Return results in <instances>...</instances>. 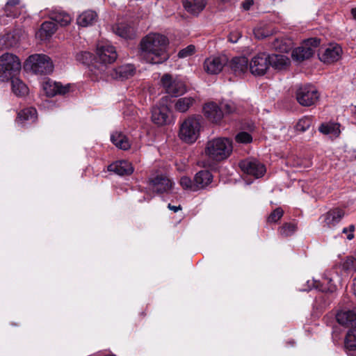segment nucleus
<instances>
[{"label": "nucleus", "mask_w": 356, "mask_h": 356, "mask_svg": "<svg viewBox=\"0 0 356 356\" xmlns=\"http://www.w3.org/2000/svg\"><path fill=\"white\" fill-rule=\"evenodd\" d=\"M56 25L53 22H44L42 24L40 29L36 33V37L41 40L49 39L56 32Z\"/></svg>", "instance_id": "obj_26"}, {"label": "nucleus", "mask_w": 356, "mask_h": 356, "mask_svg": "<svg viewBox=\"0 0 356 356\" xmlns=\"http://www.w3.org/2000/svg\"><path fill=\"white\" fill-rule=\"evenodd\" d=\"M312 124V120L309 118L304 117L301 118L296 125V131L304 132L307 130Z\"/></svg>", "instance_id": "obj_40"}, {"label": "nucleus", "mask_w": 356, "mask_h": 356, "mask_svg": "<svg viewBox=\"0 0 356 356\" xmlns=\"http://www.w3.org/2000/svg\"><path fill=\"white\" fill-rule=\"evenodd\" d=\"M21 70V62L19 58L9 53L0 56V81H8L15 76Z\"/></svg>", "instance_id": "obj_5"}, {"label": "nucleus", "mask_w": 356, "mask_h": 356, "mask_svg": "<svg viewBox=\"0 0 356 356\" xmlns=\"http://www.w3.org/2000/svg\"><path fill=\"white\" fill-rule=\"evenodd\" d=\"M269 54L262 52L254 56L250 63V70L255 75H264L269 67Z\"/></svg>", "instance_id": "obj_12"}, {"label": "nucleus", "mask_w": 356, "mask_h": 356, "mask_svg": "<svg viewBox=\"0 0 356 356\" xmlns=\"http://www.w3.org/2000/svg\"><path fill=\"white\" fill-rule=\"evenodd\" d=\"M239 166L243 172L255 178L264 176L266 169L265 165L255 159H246L240 162Z\"/></svg>", "instance_id": "obj_11"}, {"label": "nucleus", "mask_w": 356, "mask_h": 356, "mask_svg": "<svg viewBox=\"0 0 356 356\" xmlns=\"http://www.w3.org/2000/svg\"><path fill=\"white\" fill-rule=\"evenodd\" d=\"M43 91L47 97H54L56 95H65L70 90V85L63 86L60 83L45 79L42 83Z\"/></svg>", "instance_id": "obj_15"}, {"label": "nucleus", "mask_w": 356, "mask_h": 356, "mask_svg": "<svg viewBox=\"0 0 356 356\" xmlns=\"http://www.w3.org/2000/svg\"><path fill=\"white\" fill-rule=\"evenodd\" d=\"M319 97V92L316 87L310 84L300 86L296 92V99L302 106H311L315 104Z\"/></svg>", "instance_id": "obj_9"}, {"label": "nucleus", "mask_w": 356, "mask_h": 356, "mask_svg": "<svg viewBox=\"0 0 356 356\" xmlns=\"http://www.w3.org/2000/svg\"><path fill=\"white\" fill-rule=\"evenodd\" d=\"M17 38L12 33H8L0 38V47L10 48L17 43Z\"/></svg>", "instance_id": "obj_38"}, {"label": "nucleus", "mask_w": 356, "mask_h": 356, "mask_svg": "<svg viewBox=\"0 0 356 356\" xmlns=\"http://www.w3.org/2000/svg\"><path fill=\"white\" fill-rule=\"evenodd\" d=\"M195 99L191 97L179 98L175 103V109L179 112L184 113L194 104Z\"/></svg>", "instance_id": "obj_37"}, {"label": "nucleus", "mask_w": 356, "mask_h": 356, "mask_svg": "<svg viewBox=\"0 0 356 356\" xmlns=\"http://www.w3.org/2000/svg\"><path fill=\"white\" fill-rule=\"evenodd\" d=\"M204 152L211 161L220 162L226 160L233 152L232 140L227 137L213 138L207 143Z\"/></svg>", "instance_id": "obj_2"}, {"label": "nucleus", "mask_w": 356, "mask_h": 356, "mask_svg": "<svg viewBox=\"0 0 356 356\" xmlns=\"http://www.w3.org/2000/svg\"><path fill=\"white\" fill-rule=\"evenodd\" d=\"M111 140L118 148L127 150L130 147V142L127 137L121 132H114L111 136Z\"/></svg>", "instance_id": "obj_30"}, {"label": "nucleus", "mask_w": 356, "mask_h": 356, "mask_svg": "<svg viewBox=\"0 0 356 356\" xmlns=\"http://www.w3.org/2000/svg\"><path fill=\"white\" fill-rule=\"evenodd\" d=\"M168 39L163 35L151 33L140 42V55L151 64H161L169 58L167 52Z\"/></svg>", "instance_id": "obj_1"}, {"label": "nucleus", "mask_w": 356, "mask_h": 356, "mask_svg": "<svg viewBox=\"0 0 356 356\" xmlns=\"http://www.w3.org/2000/svg\"><path fill=\"white\" fill-rule=\"evenodd\" d=\"M170 108L164 103L159 102L152 110V120L159 126L166 124L169 122Z\"/></svg>", "instance_id": "obj_14"}, {"label": "nucleus", "mask_w": 356, "mask_h": 356, "mask_svg": "<svg viewBox=\"0 0 356 356\" xmlns=\"http://www.w3.org/2000/svg\"><path fill=\"white\" fill-rule=\"evenodd\" d=\"M49 19L61 26L68 25L72 21L71 15L60 8H54L48 12Z\"/></svg>", "instance_id": "obj_20"}, {"label": "nucleus", "mask_w": 356, "mask_h": 356, "mask_svg": "<svg viewBox=\"0 0 356 356\" xmlns=\"http://www.w3.org/2000/svg\"><path fill=\"white\" fill-rule=\"evenodd\" d=\"M96 63L95 68L99 70L97 76L102 78L111 68L109 65L113 63L118 54L115 48L110 44H98L96 51Z\"/></svg>", "instance_id": "obj_3"}, {"label": "nucleus", "mask_w": 356, "mask_h": 356, "mask_svg": "<svg viewBox=\"0 0 356 356\" xmlns=\"http://www.w3.org/2000/svg\"><path fill=\"white\" fill-rule=\"evenodd\" d=\"M340 124L334 122H329L322 124L318 130L321 133L325 135H329L331 137L337 138L339 136L340 131Z\"/></svg>", "instance_id": "obj_33"}, {"label": "nucleus", "mask_w": 356, "mask_h": 356, "mask_svg": "<svg viewBox=\"0 0 356 356\" xmlns=\"http://www.w3.org/2000/svg\"><path fill=\"white\" fill-rule=\"evenodd\" d=\"M37 119V111L35 108L30 107L20 111L16 119V122L24 124L25 123L34 122Z\"/></svg>", "instance_id": "obj_27"}, {"label": "nucleus", "mask_w": 356, "mask_h": 356, "mask_svg": "<svg viewBox=\"0 0 356 356\" xmlns=\"http://www.w3.org/2000/svg\"><path fill=\"white\" fill-rule=\"evenodd\" d=\"M353 286L354 293H355V295L356 296V277L353 280Z\"/></svg>", "instance_id": "obj_53"}, {"label": "nucleus", "mask_w": 356, "mask_h": 356, "mask_svg": "<svg viewBox=\"0 0 356 356\" xmlns=\"http://www.w3.org/2000/svg\"><path fill=\"white\" fill-rule=\"evenodd\" d=\"M254 4L253 0H245L242 3L243 8L245 10H248L251 8V6Z\"/></svg>", "instance_id": "obj_49"}, {"label": "nucleus", "mask_w": 356, "mask_h": 356, "mask_svg": "<svg viewBox=\"0 0 356 356\" xmlns=\"http://www.w3.org/2000/svg\"><path fill=\"white\" fill-rule=\"evenodd\" d=\"M108 170L116 175L124 176L129 175L134 172V168L127 161H118L108 166Z\"/></svg>", "instance_id": "obj_19"}, {"label": "nucleus", "mask_w": 356, "mask_h": 356, "mask_svg": "<svg viewBox=\"0 0 356 356\" xmlns=\"http://www.w3.org/2000/svg\"><path fill=\"white\" fill-rule=\"evenodd\" d=\"M231 70L237 76L246 72L248 67V60L245 56L235 57L228 63Z\"/></svg>", "instance_id": "obj_24"}, {"label": "nucleus", "mask_w": 356, "mask_h": 356, "mask_svg": "<svg viewBox=\"0 0 356 356\" xmlns=\"http://www.w3.org/2000/svg\"><path fill=\"white\" fill-rule=\"evenodd\" d=\"M235 140L239 143H249L252 142V138L250 134L242 131L236 136Z\"/></svg>", "instance_id": "obj_44"}, {"label": "nucleus", "mask_w": 356, "mask_h": 356, "mask_svg": "<svg viewBox=\"0 0 356 356\" xmlns=\"http://www.w3.org/2000/svg\"><path fill=\"white\" fill-rule=\"evenodd\" d=\"M297 229L296 225L291 222H286L279 228L280 234L285 237L291 236Z\"/></svg>", "instance_id": "obj_39"}, {"label": "nucleus", "mask_w": 356, "mask_h": 356, "mask_svg": "<svg viewBox=\"0 0 356 356\" xmlns=\"http://www.w3.org/2000/svg\"><path fill=\"white\" fill-rule=\"evenodd\" d=\"M355 226L353 225H350L348 227H344L342 232L347 234V239L352 240L354 238Z\"/></svg>", "instance_id": "obj_48"}, {"label": "nucleus", "mask_w": 356, "mask_h": 356, "mask_svg": "<svg viewBox=\"0 0 356 356\" xmlns=\"http://www.w3.org/2000/svg\"><path fill=\"white\" fill-rule=\"evenodd\" d=\"M320 44V40L317 38H309L304 41L301 45L296 48L292 52L293 59L302 61L311 58L314 52L315 49Z\"/></svg>", "instance_id": "obj_10"}, {"label": "nucleus", "mask_w": 356, "mask_h": 356, "mask_svg": "<svg viewBox=\"0 0 356 356\" xmlns=\"http://www.w3.org/2000/svg\"><path fill=\"white\" fill-rule=\"evenodd\" d=\"M241 36L242 34L238 30H234L230 32L228 36V40L232 43H236Z\"/></svg>", "instance_id": "obj_46"}, {"label": "nucleus", "mask_w": 356, "mask_h": 356, "mask_svg": "<svg viewBox=\"0 0 356 356\" xmlns=\"http://www.w3.org/2000/svg\"><path fill=\"white\" fill-rule=\"evenodd\" d=\"M179 183L184 189H187L191 191H196V187L195 180L191 179L188 177H182L180 179Z\"/></svg>", "instance_id": "obj_41"}, {"label": "nucleus", "mask_w": 356, "mask_h": 356, "mask_svg": "<svg viewBox=\"0 0 356 356\" xmlns=\"http://www.w3.org/2000/svg\"><path fill=\"white\" fill-rule=\"evenodd\" d=\"M135 67L131 64H126L116 68H110L105 74L115 79H127L134 76Z\"/></svg>", "instance_id": "obj_16"}, {"label": "nucleus", "mask_w": 356, "mask_h": 356, "mask_svg": "<svg viewBox=\"0 0 356 356\" xmlns=\"http://www.w3.org/2000/svg\"><path fill=\"white\" fill-rule=\"evenodd\" d=\"M222 111L223 113H225L227 114L232 113L235 111L236 106L233 102H227L224 104H222Z\"/></svg>", "instance_id": "obj_47"}, {"label": "nucleus", "mask_w": 356, "mask_h": 356, "mask_svg": "<svg viewBox=\"0 0 356 356\" xmlns=\"http://www.w3.org/2000/svg\"><path fill=\"white\" fill-rule=\"evenodd\" d=\"M183 6L187 12L197 15L204 10L207 4L206 0H183Z\"/></svg>", "instance_id": "obj_28"}, {"label": "nucleus", "mask_w": 356, "mask_h": 356, "mask_svg": "<svg viewBox=\"0 0 356 356\" xmlns=\"http://www.w3.org/2000/svg\"><path fill=\"white\" fill-rule=\"evenodd\" d=\"M10 80H11L12 91L16 96L22 97L29 93V88L22 80L15 76Z\"/></svg>", "instance_id": "obj_32"}, {"label": "nucleus", "mask_w": 356, "mask_h": 356, "mask_svg": "<svg viewBox=\"0 0 356 356\" xmlns=\"http://www.w3.org/2000/svg\"><path fill=\"white\" fill-rule=\"evenodd\" d=\"M342 54V49L338 44H330L323 52L319 54V58L325 63H332L337 61Z\"/></svg>", "instance_id": "obj_18"}, {"label": "nucleus", "mask_w": 356, "mask_h": 356, "mask_svg": "<svg viewBox=\"0 0 356 356\" xmlns=\"http://www.w3.org/2000/svg\"><path fill=\"white\" fill-rule=\"evenodd\" d=\"M25 67L35 74H47L53 71L54 65L48 56L35 54L29 56L25 62Z\"/></svg>", "instance_id": "obj_6"}, {"label": "nucleus", "mask_w": 356, "mask_h": 356, "mask_svg": "<svg viewBox=\"0 0 356 356\" xmlns=\"http://www.w3.org/2000/svg\"><path fill=\"white\" fill-rule=\"evenodd\" d=\"M113 32L122 38H132L134 36V29L125 22H118L112 26Z\"/></svg>", "instance_id": "obj_23"}, {"label": "nucleus", "mask_w": 356, "mask_h": 356, "mask_svg": "<svg viewBox=\"0 0 356 356\" xmlns=\"http://www.w3.org/2000/svg\"><path fill=\"white\" fill-rule=\"evenodd\" d=\"M336 290V286L334 285H331L327 289L328 291L332 293Z\"/></svg>", "instance_id": "obj_52"}, {"label": "nucleus", "mask_w": 356, "mask_h": 356, "mask_svg": "<svg viewBox=\"0 0 356 356\" xmlns=\"http://www.w3.org/2000/svg\"><path fill=\"white\" fill-rule=\"evenodd\" d=\"M20 3V0H8L5 6L4 11L6 15L10 17H16L19 13V9L17 7Z\"/></svg>", "instance_id": "obj_36"}, {"label": "nucleus", "mask_w": 356, "mask_h": 356, "mask_svg": "<svg viewBox=\"0 0 356 356\" xmlns=\"http://www.w3.org/2000/svg\"><path fill=\"white\" fill-rule=\"evenodd\" d=\"M151 188L154 192L162 193L172 188V181L165 177L157 176L150 181Z\"/></svg>", "instance_id": "obj_21"}, {"label": "nucleus", "mask_w": 356, "mask_h": 356, "mask_svg": "<svg viewBox=\"0 0 356 356\" xmlns=\"http://www.w3.org/2000/svg\"><path fill=\"white\" fill-rule=\"evenodd\" d=\"M204 116L213 123H219L223 116L224 113L222 108L214 102H209L203 107Z\"/></svg>", "instance_id": "obj_17"}, {"label": "nucleus", "mask_w": 356, "mask_h": 356, "mask_svg": "<svg viewBox=\"0 0 356 356\" xmlns=\"http://www.w3.org/2000/svg\"><path fill=\"white\" fill-rule=\"evenodd\" d=\"M228 63L226 56H211L204 62V70L208 74H217L220 73L225 65Z\"/></svg>", "instance_id": "obj_13"}, {"label": "nucleus", "mask_w": 356, "mask_h": 356, "mask_svg": "<svg viewBox=\"0 0 356 356\" xmlns=\"http://www.w3.org/2000/svg\"><path fill=\"white\" fill-rule=\"evenodd\" d=\"M269 66H272L276 70H282L290 63L289 59L283 54L269 55Z\"/></svg>", "instance_id": "obj_29"}, {"label": "nucleus", "mask_w": 356, "mask_h": 356, "mask_svg": "<svg viewBox=\"0 0 356 356\" xmlns=\"http://www.w3.org/2000/svg\"><path fill=\"white\" fill-rule=\"evenodd\" d=\"M161 83L165 92L172 97L181 96L187 90L184 81L178 77H173L170 74H163Z\"/></svg>", "instance_id": "obj_8"}, {"label": "nucleus", "mask_w": 356, "mask_h": 356, "mask_svg": "<svg viewBox=\"0 0 356 356\" xmlns=\"http://www.w3.org/2000/svg\"><path fill=\"white\" fill-rule=\"evenodd\" d=\"M195 49V48L194 45H192V44L188 45L186 48H184L179 51L178 56H179V58H181L190 56L194 54Z\"/></svg>", "instance_id": "obj_45"}, {"label": "nucleus", "mask_w": 356, "mask_h": 356, "mask_svg": "<svg viewBox=\"0 0 356 356\" xmlns=\"http://www.w3.org/2000/svg\"><path fill=\"white\" fill-rule=\"evenodd\" d=\"M351 15L353 19H356V7L351 10Z\"/></svg>", "instance_id": "obj_51"}, {"label": "nucleus", "mask_w": 356, "mask_h": 356, "mask_svg": "<svg viewBox=\"0 0 356 356\" xmlns=\"http://www.w3.org/2000/svg\"><path fill=\"white\" fill-rule=\"evenodd\" d=\"M97 19V15L93 10H86L82 13L77 18V24L81 26L92 25Z\"/></svg>", "instance_id": "obj_31"}, {"label": "nucleus", "mask_w": 356, "mask_h": 356, "mask_svg": "<svg viewBox=\"0 0 356 356\" xmlns=\"http://www.w3.org/2000/svg\"><path fill=\"white\" fill-rule=\"evenodd\" d=\"M92 59V55L88 51H81L76 55V60L83 64L88 65Z\"/></svg>", "instance_id": "obj_42"}, {"label": "nucleus", "mask_w": 356, "mask_h": 356, "mask_svg": "<svg viewBox=\"0 0 356 356\" xmlns=\"http://www.w3.org/2000/svg\"><path fill=\"white\" fill-rule=\"evenodd\" d=\"M254 35L257 39H264L274 33V29L269 25L260 24L253 30Z\"/></svg>", "instance_id": "obj_34"}, {"label": "nucleus", "mask_w": 356, "mask_h": 356, "mask_svg": "<svg viewBox=\"0 0 356 356\" xmlns=\"http://www.w3.org/2000/svg\"><path fill=\"white\" fill-rule=\"evenodd\" d=\"M337 322L346 327H355L350 329L345 338V348L348 351L356 350V308L353 310L341 311L337 314Z\"/></svg>", "instance_id": "obj_4"}, {"label": "nucleus", "mask_w": 356, "mask_h": 356, "mask_svg": "<svg viewBox=\"0 0 356 356\" xmlns=\"http://www.w3.org/2000/svg\"><path fill=\"white\" fill-rule=\"evenodd\" d=\"M196 191L206 188L213 180V176L209 170H200L194 177Z\"/></svg>", "instance_id": "obj_25"}, {"label": "nucleus", "mask_w": 356, "mask_h": 356, "mask_svg": "<svg viewBox=\"0 0 356 356\" xmlns=\"http://www.w3.org/2000/svg\"><path fill=\"white\" fill-rule=\"evenodd\" d=\"M273 47L280 52L287 53L292 49L293 42L289 38L276 39L273 43Z\"/></svg>", "instance_id": "obj_35"}, {"label": "nucleus", "mask_w": 356, "mask_h": 356, "mask_svg": "<svg viewBox=\"0 0 356 356\" xmlns=\"http://www.w3.org/2000/svg\"><path fill=\"white\" fill-rule=\"evenodd\" d=\"M168 207L170 210L173 211L174 212H177L178 211L181 209V207L180 205H179V206H173V205H171L170 204H169Z\"/></svg>", "instance_id": "obj_50"}, {"label": "nucleus", "mask_w": 356, "mask_h": 356, "mask_svg": "<svg viewBox=\"0 0 356 356\" xmlns=\"http://www.w3.org/2000/svg\"><path fill=\"white\" fill-rule=\"evenodd\" d=\"M284 211L280 207L276 208L268 217V222H277L283 216Z\"/></svg>", "instance_id": "obj_43"}, {"label": "nucleus", "mask_w": 356, "mask_h": 356, "mask_svg": "<svg viewBox=\"0 0 356 356\" xmlns=\"http://www.w3.org/2000/svg\"><path fill=\"white\" fill-rule=\"evenodd\" d=\"M345 212L342 209L334 208L324 215V222L328 227H334L343 218Z\"/></svg>", "instance_id": "obj_22"}, {"label": "nucleus", "mask_w": 356, "mask_h": 356, "mask_svg": "<svg viewBox=\"0 0 356 356\" xmlns=\"http://www.w3.org/2000/svg\"><path fill=\"white\" fill-rule=\"evenodd\" d=\"M200 129V118H188L181 124L179 131L180 138L188 143H194L199 136Z\"/></svg>", "instance_id": "obj_7"}]
</instances>
